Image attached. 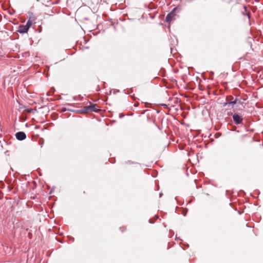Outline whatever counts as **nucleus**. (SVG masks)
Listing matches in <instances>:
<instances>
[{
    "mask_svg": "<svg viewBox=\"0 0 263 263\" xmlns=\"http://www.w3.org/2000/svg\"><path fill=\"white\" fill-rule=\"evenodd\" d=\"M87 108H88V110L91 111L97 112L98 110H99V109L98 108V106L96 104L90 105V106H88Z\"/></svg>",
    "mask_w": 263,
    "mask_h": 263,
    "instance_id": "423d86ee",
    "label": "nucleus"
},
{
    "mask_svg": "<svg viewBox=\"0 0 263 263\" xmlns=\"http://www.w3.org/2000/svg\"><path fill=\"white\" fill-rule=\"evenodd\" d=\"M29 28L25 25H20L18 27V31L21 33H27Z\"/></svg>",
    "mask_w": 263,
    "mask_h": 263,
    "instance_id": "39448f33",
    "label": "nucleus"
},
{
    "mask_svg": "<svg viewBox=\"0 0 263 263\" xmlns=\"http://www.w3.org/2000/svg\"><path fill=\"white\" fill-rule=\"evenodd\" d=\"M227 100L228 101V102H226L224 104V106H226L227 105H230V104H232V105H234L235 104H236L237 102V99H235V100H233V98L232 96H229L227 98Z\"/></svg>",
    "mask_w": 263,
    "mask_h": 263,
    "instance_id": "7ed1b4c3",
    "label": "nucleus"
},
{
    "mask_svg": "<svg viewBox=\"0 0 263 263\" xmlns=\"http://www.w3.org/2000/svg\"><path fill=\"white\" fill-rule=\"evenodd\" d=\"M15 137L18 140H23L26 139V136L24 132H19L16 133Z\"/></svg>",
    "mask_w": 263,
    "mask_h": 263,
    "instance_id": "20e7f679",
    "label": "nucleus"
},
{
    "mask_svg": "<svg viewBox=\"0 0 263 263\" xmlns=\"http://www.w3.org/2000/svg\"><path fill=\"white\" fill-rule=\"evenodd\" d=\"M233 119L234 123L236 124H240L243 119L241 116L236 113L233 115Z\"/></svg>",
    "mask_w": 263,
    "mask_h": 263,
    "instance_id": "f03ea898",
    "label": "nucleus"
},
{
    "mask_svg": "<svg viewBox=\"0 0 263 263\" xmlns=\"http://www.w3.org/2000/svg\"><path fill=\"white\" fill-rule=\"evenodd\" d=\"M34 23V21L32 20H31V18H29V20L27 21L26 25L29 28Z\"/></svg>",
    "mask_w": 263,
    "mask_h": 263,
    "instance_id": "0eeeda50",
    "label": "nucleus"
},
{
    "mask_svg": "<svg viewBox=\"0 0 263 263\" xmlns=\"http://www.w3.org/2000/svg\"><path fill=\"white\" fill-rule=\"evenodd\" d=\"M176 13L175 9L170 12L166 16L165 21L166 22L170 23L172 21L175 20Z\"/></svg>",
    "mask_w": 263,
    "mask_h": 263,
    "instance_id": "f257e3e1",
    "label": "nucleus"
}]
</instances>
